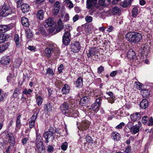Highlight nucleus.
Here are the masks:
<instances>
[{
  "mask_svg": "<svg viewBox=\"0 0 153 153\" xmlns=\"http://www.w3.org/2000/svg\"><path fill=\"white\" fill-rule=\"evenodd\" d=\"M75 107V105H72L71 108H69L68 104L64 102L60 106V109L62 113L67 116L71 117L76 118L79 115V113L76 111H74V108Z\"/></svg>",
  "mask_w": 153,
  "mask_h": 153,
  "instance_id": "1",
  "label": "nucleus"
},
{
  "mask_svg": "<svg viewBox=\"0 0 153 153\" xmlns=\"http://www.w3.org/2000/svg\"><path fill=\"white\" fill-rule=\"evenodd\" d=\"M126 38L131 43H137L142 39V34L138 33H128L126 34Z\"/></svg>",
  "mask_w": 153,
  "mask_h": 153,
  "instance_id": "2",
  "label": "nucleus"
},
{
  "mask_svg": "<svg viewBox=\"0 0 153 153\" xmlns=\"http://www.w3.org/2000/svg\"><path fill=\"white\" fill-rule=\"evenodd\" d=\"M63 28H66L67 30L65 31L63 36L62 41L63 43L65 45H67L70 42V33L69 31L71 28V27L69 25H62Z\"/></svg>",
  "mask_w": 153,
  "mask_h": 153,
  "instance_id": "3",
  "label": "nucleus"
},
{
  "mask_svg": "<svg viewBox=\"0 0 153 153\" xmlns=\"http://www.w3.org/2000/svg\"><path fill=\"white\" fill-rule=\"evenodd\" d=\"M12 13L11 8L9 5L4 4L2 8L0 14L3 17H6L11 14Z\"/></svg>",
  "mask_w": 153,
  "mask_h": 153,
  "instance_id": "4",
  "label": "nucleus"
},
{
  "mask_svg": "<svg viewBox=\"0 0 153 153\" xmlns=\"http://www.w3.org/2000/svg\"><path fill=\"white\" fill-rule=\"evenodd\" d=\"M77 125H79L78 126V129L83 131L88 129L90 125V122L87 120H83L81 123L79 121H77Z\"/></svg>",
  "mask_w": 153,
  "mask_h": 153,
  "instance_id": "5",
  "label": "nucleus"
},
{
  "mask_svg": "<svg viewBox=\"0 0 153 153\" xmlns=\"http://www.w3.org/2000/svg\"><path fill=\"white\" fill-rule=\"evenodd\" d=\"M55 134L50 131H46L44 134V137L46 139L45 143H48L49 141L53 140L54 138Z\"/></svg>",
  "mask_w": 153,
  "mask_h": 153,
  "instance_id": "6",
  "label": "nucleus"
},
{
  "mask_svg": "<svg viewBox=\"0 0 153 153\" xmlns=\"http://www.w3.org/2000/svg\"><path fill=\"white\" fill-rule=\"evenodd\" d=\"M13 26V24L1 25H0V32L2 33H5L12 29Z\"/></svg>",
  "mask_w": 153,
  "mask_h": 153,
  "instance_id": "7",
  "label": "nucleus"
},
{
  "mask_svg": "<svg viewBox=\"0 0 153 153\" xmlns=\"http://www.w3.org/2000/svg\"><path fill=\"white\" fill-rule=\"evenodd\" d=\"M101 100V99L100 97H99L98 98H97L95 102L92 105L91 108H90V109H92L94 111L96 110L100 105L101 103L100 101Z\"/></svg>",
  "mask_w": 153,
  "mask_h": 153,
  "instance_id": "8",
  "label": "nucleus"
},
{
  "mask_svg": "<svg viewBox=\"0 0 153 153\" xmlns=\"http://www.w3.org/2000/svg\"><path fill=\"white\" fill-rule=\"evenodd\" d=\"M71 51L74 52H78L80 48V46L79 43L78 42H75L71 45Z\"/></svg>",
  "mask_w": 153,
  "mask_h": 153,
  "instance_id": "9",
  "label": "nucleus"
},
{
  "mask_svg": "<svg viewBox=\"0 0 153 153\" xmlns=\"http://www.w3.org/2000/svg\"><path fill=\"white\" fill-rule=\"evenodd\" d=\"M36 147L39 153H45V146L42 141H40L39 142L36 143Z\"/></svg>",
  "mask_w": 153,
  "mask_h": 153,
  "instance_id": "10",
  "label": "nucleus"
},
{
  "mask_svg": "<svg viewBox=\"0 0 153 153\" xmlns=\"http://www.w3.org/2000/svg\"><path fill=\"white\" fill-rule=\"evenodd\" d=\"M141 118V115L139 112H136L131 114L130 119L133 122L139 120Z\"/></svg>",
  "mask_w": 153,
  "mask_h": 153,
  "instance_id": "11",
  "label": "nucleus"
},
{
  "mask_svg": "<svg viewBox=\"0 0 153 153\" xmlns=\"http://www.w3.org/2000/svg\"><path fill=\"white\" fill-rule=\"evenodd\" d=\"M138 124V125H136L133 126L131 129L130 130L132 134H135L139 131V129L141 126V123L140 122H139Z\"/></svg>",
  "mask_w": 153,
  "mask_h": 153,
  "instance_id": "12",
  "label": "nucleus"
},
{
  "mask_svg": "<svg viewBox=\"0 0 153 153\" xmlns=\"http://www.w3.org/2000/svg\"><path fill=\"white\" fill-rule=\"evenodd\" d=\"M106 93L110 97L107 98L108 102L111 104L114 102V101L116 100V97L114 94L111 91L107 92Z\"/></svg>",
  "mask_w": 153,
  "mask_h": 153,
  "instance_id": "13",
  "label": "nucleus"
},
{
  "mask_svg": "<svg viewBox=\"0 0 153 153\" xmlns=\"http://www.w3.org/2000/svg\"><path fill=\"white\" fill-rule=\"evenodd\" d=\"M38 115L37 113H34L31 118V120L29 122V127L30 128H33L35 125V120Z\"/></svg>",
  "mask_w": 153,
  "mask_h": 153,
  "instance_id": "14",
  "label": "nucleus"
},
{
  "mask_svg": "<svg viewBox=\"0 0 153 153\" xmlns=\"http://www.w3.org/2000/svg\"><path fill=\"white\" fill-rule=\"evenodd\" d=\"M97 0H87L86 7L88 9H92L96 3Z\"/></svg>",
  "mask_w": 153,
  "mask_h": 153,
  "instance_id": "15",
  "label": "nucleus"
},
{
  "mask_svg": "<svg viewBox=\"0 0 153 153\" xmlns=\"http://www.w3.org/2000/svg\"><path fill=\"white\" fill-rule=\"evenodd\" d=\"M70 90L69 86L67 84H65L62 89V93L64 94H67L69 93Z\"/></svg>",
  "mask_w": 153,
  "mask_h": 153,
  "instance_id": "16",
  "label": "nucleus"
},
{
  "mask_svg": "<svg viewBox=\"0 0 153 153\" xmlns=\"http://www.w3.org/2000/svg\"><path fill=\"white\" fill-rule=\"evenodd\" d=\"M54 9L53 10V13L54 15H56L59 12L60 9V3L57 1L54 5Z\"/></svg>",
  "mask_w": 153,
  "mask_h": 153,
  "instance_id": "17",
  "label": "nucleus"
},
{
  "mask_svg": "<svg viewBox=\"0 0 153 153\" xmlns=\"http://www.w3.org/2000/svg\"><path fill=\"white\" fill-rule=\"evenodd\" d=\"M5 134L7 137H9V140L10 142L12 144H14L15 140L13 134L8 132H5Z\"/></svg>",
  "mask_w": 153,
  "mask_h": 153,
  "instance_id": "18",
  "label": "nucleus"
},
{
  "mask_svg": "<svg viewBox=\"0 0 153 153\" xmlns=\"http://www.w3.org/2000/svg\"><path fill=\"white\" fill-rule=\"evenodd\" d=\"M9 37L10 36L8 34H1L0 35V44L6 41Z\"/></svg>",
  "mask_w": 153,
  "mask_h": 153,
  "instance_id": "19",
  "label": "nucleus"
},
{
  "mask_svg": "<svg viewBox=\"0 0 153 153\" xmlns=\"http://www.w3.org/2000/svg\"><path fill=\"white\" fill-rule=\"evenodd\" d=\"M148 102L146 99H143L141 102L140 106L143 109H146L148 106Z\"/></svg>",
  "mask_w": 153,
  "mask_h": 153,
  "instance_id": "20",
  "label": "nucleus"
},
{
  "mask_svg": "<svg viewBox=\"0 0 153 153\" xmlns=\"http://www.w3.org/2000/svg\"><path fill=\"white\" fill-rule=\"evenodd\" d=\"M53 24H54L53 19L51 18H49L46 20L44 25L45 27H48L53 25Z\"/></svg>",
  "mask_w": 153,
  "mask_h": 153,
  "instance_id": "21",
  "label": "nucleus"
},
{
  "mask_svg": "<svg viewBox=\"0 0 153 153\" xmlns=\"http://www.w3.org/2000/svg\"><path fill=\"white\" fill-rule=\"evenodd\" d=\"M21 10L24 13L28 12L30 9L29 5L25 3H23L21 5Z\"/></svg>",
  "mask_w": 153,
  "mask_h": 153,
  "instance_id": "22",
  "label": "nucleus"
},
{
  "mask_svg": "<svg viewBox=\"0 0 153 153\" xmlns=\"http://www.w3.org/2000/svg\"><path fill=\"white\" fill-rule=\"evenodd\" d=\"M135 56V53L132 49H130L128 51L127 54V56L128 58L130 59H133L134 58Z\"/></svg>",
  "mask_w": 153,
  "mask_h": 153,
  "instance_id": "23",
  "label": "nucleus"
},
{
  "mask_svg": "<svg viewBox=\"0 0 153 153\" xmlns=\"http://www.w3.org/2000/svg\"><path fill=\"white\" fill-rule=\"evenodd\" d=\"M96 49L94 48H91L89 49L88 52L87 54V56L88 58H91L95 54Z\"/></svg>",
  "mask_w": 153,
  "mask_h": 153,
  "instance_id": "24",
  "label": "nucleus"
},
{
  "mask_svg": "<svg viewBox=\"0 0 153 153\" xmlns=\"http://www.w3.org/2000/svg\"><path fill=\"white\" fill-rule=\"evenodd\" d=\"M88 99L87 96H85L82 98L79 102V104L82 106L85 105L88 102Z\"/></svg>",
  "mask_w": 153,
  "mask_h": 153,
  "instance_id": "25",
  "label": "nucleus"
},
{
  "mask_svg": "<svg viewBox=\"0 0 153 153\" xmlns=\"http://www.w3.org/2000/svg\"><path fill=\"white\" fill-rule=\"evenodd\" d=\"M111 137L115 141H117L119 140L120 136L119 134L114 132L111 134Z\"/></svg>",
  "mask_w": 153,
  "mask_h": 153,
  "instance_id": "26",
  "label": "nucleus"
},
{
  "mask_svg": "<svg viewBox=\"0 0 153 153\" xmlns=\"http://www.w3.org/2000/svg\"><path fill=\"white\" fill-rule=\"evenodd\" d=\"M10 59L9 56H5L3 57L1 60V63L5 65H7L9 63Z\"/></svg>",
  "mask_w": 153,
  "mask_h": 153,
  "instance_id": "27",
  "label": "nucleus"
},
{
  "mask_svg": "<svg viewBox=\"0 0 153 153\" xmlns=\"http://www.w3.org/2000/svg\"><path fill=\"white\" fill-rule=\"evenodd\" d=\"M44 11L42 10H40L38 11L37 14V18L40 20H42L44 17Z\"/></svg>",
  "mask_w": 153,
  "mask_h": 153,
  "instance_id": "28",
  "label": "nucleus"
},
{
  "mask_svg": "<svg viewBox=\"0 0 153 153\" xmlns=\"http://www.w3.org/2000/svg\"><path fill=\"white\" fill-rule=\"evenodd\" d=\"M82 79L80 77L78 78L75 84L76 86L80 88L82 86Z\"/></svg>",
  "mask_w": 153,
  "mask_h": 153,
  "instance_id": "29",
  "label": "nucleus"
},
{
  "mask_svg": "<svg viewBox=\"0 0 153 153\" xmlns=\"http://www.w3.org/2000/svg\"><path fill=\"white\" fill-rule=\"evenodd\" d=\"M21 22L22 25L28 27L29 25L28 20L25 17H23L22 18Z\"/></svg>",
  "mask_w": 153,
  "mask_h": 153,
  "instance_id": "30",
  "label": "nucleus"
},
{
  "mask_svg": "<svg viewBox=\"0 0 153 153\" xmlns=\"http://www.w3.org/2000/svg\"><path fill=\"white\" fill-rule=\"evenodd\" d=\"M45 51L47 56L50 57H51L52 53L53 52V51L52 48H46Z\"/></svg>",
  "mask_w": 153,
  "mask_h": 153,
  "instance_id": "31",
  "label": "nucleus"
},
{
  "mask_svg": "<svg viewBox=\"0 0 153 153\" xmlns=\"http://www.w3.org/2000/svg\"><path fill=\"white\" fill-rule=\"evenodd\" d=\"M36 103L39 106H40L43 102V99L39 96L36 95Z\"/></svg>",
  "mask_w": 153,
  "mask_h": 153,
  "instance_id": "32",
  "label": "nucleus"
},
{
  "mask_svg": "<svg viewBox=\"0 0 153 153\" xmlns=\"http://www.w3.org/2000/svg\"><path fill=\"white\" fill-rule=\"evenodd\" d=\"M9 46V43H7L4 45H0V53L4 51L8 48Z\"/></svg>",
  "mask_w": 153,
  "mask_h": 153,
  "instance_id": "33",
  "label": "nucleus"
},
{
  "mask_svg": "<svg viewBox=\"0 0 153 153\" xmlns=\"http://www.w3.org/2000/svg\"><path fill=\"white\" fill-rule=\"evenodd\" d=\"M21 88L20 87H18L15 89L14 92L13 96L14 97H17L19 95L20 92Z\"/></svg>",
  "mask_w": 153,
  "mask_h": 153,
  "instance_id": "34",
  "label": "nucleus"
},
{
  "mask_svg": "<svg viewBox=\"0 0 153 153\" xmlns=\"http://www.w3.org/2000/svg\"><path fill=\"white\" fill-rule=\"evenodd\" d=\"M14 40L17 46H19L21 42L19 39V37L17 34H15L14 36Z\"/></svg>",
  "mask_w": 153,
  "mask_h": 153,
  "instance_id": "35",
  "label": "nucleus"
},
{
  "mask_svg": "<svg viewBox=\"0 0 153 153\" xmlns=\"http://www.w3.org/2000/svg\"><path fill=\"white\" fill-rule=\"evenodd\" d=\"M22 62V60L20 58L17 59L14 62V66L16 67H18L21 65Z\"/></svg>",
  "mask_w": 153,
  "mask_h": 153,
  "instance_id": "36",
  "label": "nucleus"
},
{
  "mask_svg": "<svg viewBox=\"0 0 153 153\" xmlns=\"http://www.w3.org/2000/svg\"><path fill=\"white\" fill-rule=\"evenodd\" d=\"M141 94L144 97H146L149 95L148 90L146 89H143L140 91Z\"/></svg>",
  "mask_w": 153,
  "mask_h": 153,
  "instance_id": "37",
  "label": "nucleus"
},
{
  "mask_svg": "<svg viewBox=\"0 0 153 153\" xmlns=\"http://www.w3.org/2000/svg\"><path fill=\"white\" fill-rule=\"evenodd\" d=\"M135 85H136L137 88L141 91L143 89V85L142 84L139 82H135Z\"/></svg>",
  "mask_w": 153,
  "mask_h": 153,
  "instance_id": "38",
  "label": "nucleus"
},
{
  "mask_svg": "<svg viewBox=\"0 0 153 153\" xmlns=\"http://www.w3.org/2000/svg\"><path fill=\"white\" fill-rule=\"evenodd\" d=\"M65 2L67 4V7L69 9H71L74 7L73 4L70 0H65Z\"/></svg>",
  "mask_w": 153,
  "mask_h": 153,
  "instance_id": "39",
  "label": "nucleus"
},
{
  "mask_svg": "<svg viewBox=\"0 0 153 153\" xmlns=\"http://www.w3.org/2000/svg\"><path fill=\"white\" fill-rule=\"evenodd\" d=\"M45 110L48 113L51 110V105L50 103L45 105L44 106Z\"/></svg>",
  "mask_w": 153,
  "mask_h": 153,
  "instance_id": "40",
  "label": "nucleus"
},
{
  "mask_svg": "<svg viewBox=\"0 0 153 153\" xmlns=\"http://www.w3.org/2000/svg\"><path fill=\"white\" fill-rule=\"evenodd\" d=\"M36 143L39 142L40 141H42V138L40 134L37 131H36Z\"/></svg>",
  "mask_w": 153,
  "mask_h": 153,
  "instance_id": "41",
  "label": "nucleus"
},
{
  "mask_svg": "<svg viewBox=\"0 0 153 153\" xmlns=\"http://www.w3.org/2000/svg\"><path fill=\"white\" fill-rule=\"evenodd\" d=\"M138 11V9L136 7H134L132 10V16L136 17Z\"/></svg>",
  "mask_w": 153,
  "mask_h": 153,
  "instance_id": "42",
  "label": "nucleus"
},
{
  "mask_svg": "<svg viewBox=\"0 0 153 153\" xmlns=\"http://www.w3.org/2000/svg\"><path fill=\"white\" fill-rule=\"evenodd\" d=\"M68 146V144L66 142L63 143L61 145V149L64 150L65 151L67 149Z\"/></svg>",
  "mask_w": 153,
  "mask_h": 153,
  "instance_id": "43",
  "label": "nucleus"
},
{
  "mask_svg": "<svg viewBox=\"0 0 153 153\" xmlns=\"http://www.w3.org/2000/svg\"><path fill=\"white\" fill-rule=\"evenodd\" d=\"M112 11L114 14H117L119 13L120 11V10L118 7H115L113 8Z\"/></svg>",
  "mask_w": 153,
  "mask_h": 153,
  "instance_id": "44",
  "label": "nucleus"
},
{
  "mask_svg": "<svg viewBox=\"0 0 153 153\" xmlns=\"http://www.w3.org/2000/svg\"><path fill=\"white\" fill-rule=\"evenodd\" d=\"M26 35L28 38H31L33 36L30 30H27L26 32Z\"/></svg>",
  "mask_w": 153,
  "mask_h": 153,
  "instance_id": "45",
  "label": "nucleus"
},
{
  "mask_svg": "<svg viewBox=\"0 0 153 153\" xmlns=\"http://www.w3.org/2000/svg\"><path fill=\"white\" fill-rule=\"evenodd\" d=\"M32 92V90L31 89H29L27 90L26 88H25L24 91L23 92V94H30Z\"/></svg>",
  "mask_w": 153,
  "mask_h": 153,
  "instance_id": "46",
  "label": "nucleus"
},
{
  "mask_svg": "<svg viewBox=\"0 0 153 153\" xmlns=\"http://www.w3.org/2000/svg\"><path fill=\"white\" fill-rule=\"evenodd\" d=\"M92 91L91 93V95L92 96H98V95L100 94L99 93V91L98 90H95L94 91L93 90Z\"/></svg>",
  "mask_w": 153,
  "mask_h": 153,
  "instance_id": "47",
  "label": "nucleus"
},
{
  "mask_svg": "<svg viewBox=\"0 0 153 153\" xmlns=\"http://www.w3.org/2000/svg\"><path fill=\"white\" fill-rule=\"evenodd\" d=\"M92 91L91 93V95L92 96H98V95L100 94L99 93V91L98 90H95L94 91L93 90Z\"/></svg>",
  "mask_w": 153,
  "mask_h": 153,
  "instance_id": "48",
  "label": "nucleus"
},
{
  "mask_svg": "<svg viewBox=\"0 0 153 153\" xmlns=\"http://www.w3.org/2000/svg\"><path fill=\"white\" fill-rule=\"evenodd\" d=\"M56 24H53V25L50 26L49 29V30L50 32L53 33L55 30Z\"/></svg>",
  "mask_w": 153,
  "mask_h": 153,
  "instance_id": "49",
  "label": "nucleus"
},
{
  "mask_svg": "<svg viewBox=\"0 0 153 153\" xmlns=\"http://www.w3.org/2000/svg\"><path fill=\"white\" fill-rule=\"evenodd\" d=\"M22 124L21 123L20 121H16V129L17 130H19L21 127Z\"/></svg>",
  "mask_w": 153,
  "mask_h": 153,
  "instance_id": "50",
  "label": "nucleus"
},
{
  "mask_svg": "<svg viewBox=\"0 0 153 153\" xmlns=\"http://www.w3.org/2000/svg\"><path fill=\"white\" fill-rule=\"evenodd\" d=\"M86 21L88 22H91L92 21V18L90 16H87L85 18Z\"/></svg>",
  "mask_w": 153,
  "mask_h": 153,
  "instance_id": "51",
  "label": "nucleus"
},
{
  "mask_svg": "<svg viewBox=\"0 0 153 153\" xmlns=\"http://www.w3.org/2000/svg\"><path fill=\"white\" fill-rule=\"evenodd\" d=\"M148 125L149 126H153V119L152 117H151L149 119Z\"/></svg>",
  "mask_w": 153,
  "mask_h": 153,
  "instance_id": "52",
  "label": "nucleus"
},
{
  "mask_svg": "<svg viewBox=\"0 0 153 153\" xmlns=\"http://www.w3.org/2000/svg\"><path fill=\"white\" fill-rule=\"evenodd\" d=\"M86 140L89 143H92L93 142V140L92 138L89 136H87L86 137Z\"/></svg>",
  "mask_w": 153,
  "mask_h": 153,
  "instance_id": "53",
  "label": "nucleus"
},
{
  "mask_svg": "<svg viewBox=\"0 0 153 153\" xmlns=\"http://www.w3.org/2000/svg\"><path fill=\"white\" fill-rule=\"evenodd\" d=\"M46 73L47 74H49L51 76H52L54 74L53 70L50 68H48L47 69Z\"/></svg>",
  "mask_w": 153,
  "mask_h": 153,
  "instance_id": "54",
  "label": "nucleus"
},
{
  "mask_svg": "<svg viewBox=\"0 0 153 153\" xmlns=\"http://www.w3.org/2000/svg\"><path fill=\"white\" fill-rule=\"evenodd\" d=\"M29 140L28 138H25L23 139L22 140V143L23 145L26 144L28 141Z\"/></svg>",
  "mask_w": 153,
  "mask_h": 153,
  "instance_id": "55",
  "label": "nucleus"
},
{
  "mask_svg": "<svg viewBox=\"0 0 153 153\" xmlns=\"http://www.w3.org/2000/svg\"><path fill=\"white\" fill-rule=\"evenodd\" d=\"M47 151L48 152H51V151H52L53 149V147L50 145H48L47 147Z\"/></svg>",
  "mask_w": 153,
  "mask_h": 153,
  "instance_id": "56",
  "label": "nucleus"
},
{
  "mask_svg": "<svg viewBox=\"0 0 153 153\" xmlns=\"http://www.w3.org/2000/svg\"><path fill=\"white\" fill-rule=\"evenodd\" d=\"M2 90H0V102L2 101L4 98V94L1 93Z\"/></svg>",
  "mask_w": 153,
  "mask_h": 153,
  "instance_id": "57",
  "label": "nucleus"
},
{
  "mask_svg": "<svg viewBox=\"0 0 153 153\" xmlns=\"http://www.w3.org/2000/svg\"><path fill=\"white\" fill-rule=\"evenodd\" d=\"M63 68V65L62 64H61L60 66L58 68V71L59 73H61Z\"/></svg>",
  "mask_w": 153,
  "mask_h": 153,
  "instance_id": "58",
  "label": "nucleus"
},
{
  "mask_svg": "<svg viewBox=\"0 0 153 153\" xmlns=\"http://www.w3.org/2000/svg\"><path fill=\"white\" fill-rule=\"evenodd\" d=\"M124 123L123 122H122L120 123L119 125L117 126L116 127V128L117 129H121L122 128V126H124Z\"/></svg>",
  "mask_w": 153,
  "mask_h": 153,
  "instance_id": "59",
  "label": "nucleus"
},
{
  "mask_svg": "<svg viewBox=\"0 0 153 153\" xmlns=\"http://www.w3.org/2000/svg\"><path fill=\"white\" fill-rule=\"evenodd\" d=\"M98 72L100 74L104 70V68L102 66H100L98 68Z\"/></svg>",
  "mask_w": 153,
  "mask_h": 153,
  "instance_id": "60",
  "label": "nucleus"
},
{
  "mask_svg": "<svg viewBox=\"0 0 153 153\" xmlns=\"http://www.w3.org/2000/svg\"><path fill=\"white\" fill-rule=\"evenodd\" d=\"M148 118L147 116H144L142 118V122L143 124H145L147 122L146 119Z\"/></svg>",
  "mask_w": 153,
  "mask_h": 153,
  "instance_id": "61",
  "label": "nucleus"
},
{
  "mask_svg": "<svg viewBox=\"0 0 153 153\" xmlns=\"http://www.w3.org/2000/svg\"><path fill=\"white\" fill-rule=\"evenodd\" d=\"M98 3L101 5L104 6L105 4V0H99Z\"/></svg>",
  "mask_w": 153,
  "mask_h": 153,
  "instance_id": "62",
  "label": "nucleus"
},
{
  "mask_svg": "<svg viewBox=\"0 0 153 153\" xmlns=\"http://www.w3.org/2000/svg\"><path fill=\"white\" fill-rule=\"evenodd\" d=\"M63 28L62 25L61 26H58V27L56 28V31L57 32V33L59 32Z\"/></svg>",
  "mask_w": 153,
  "mask_h": 153,
  "instance_id": "63",
  "label": "nucleus"
},
{
  "mask_svg": "<svg viewBox=\"0 0 153 153\" xmlns=\"http://www.w3.org/2000/svg\"><path fill=\"white\" fill-rule=\"evenodd\" d=\"M69 19V16L68 14H66L64 18V21L65 22L68 21Z\"/></svg>",
  "mask_w": 153,
  "mask_h": 153,
  "instance_id": "64",
  "label": "nucleus"
}]
</instances>
